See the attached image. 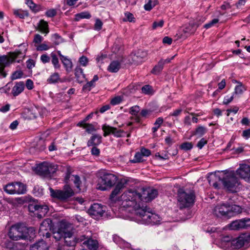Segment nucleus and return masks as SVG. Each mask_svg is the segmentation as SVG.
<instances>
[{
  "instance_id": "nucleus-61",
  "label": "nucleus",
  "mask_w": 250,
  "mask_h": 250,
  "mask_svg": "<svg viewBox=\"0 0 250 250\" xmlns=\"http://www.w3.org/2000/svg\"><path fill=\"white\" fill-rule=\"evenodd\" d=\"M41 60L43 63H46L49 62L50 57L47 54H44L41 56Z\"/></svg>"
},
{
  "instance_id": "nucleus-42",
  "label": "nucleus",
  "mask_w": 250,
  "mask_h": 250,
  "mask_svg": "<svg viewBox=\"0 0 250 250\" xmlns=\"http://www.w3.org/2000/svg\"><path fill=\"white\" fill-rule=\"evenodd\" d=\"M158 3V0H148V1L144 5V8L146 11H150Z\"/></svg>"
},
{
  "instance_id": "nucleus-43",
  "label": "nucleus",
  "mask_w": 250,
  "mask_h": 250,
  "mask_svg": "<svg viewBox=\"0 0 250 250\" xmlns=\"http://www.w3.org/2000/svg\"><path fill=\"white\" fill-rule=\"evenodd\" d=\"M142 155L140 152H137L135 153L133 159L131 160L130 162L132 163H140L143 162Z\"/></svg>"
},
{
  "instance_id": "nucleus-5",
  "label": "nucleus",
  "mask_w": 250,
  "mask_h": 250,
  "mask_svg": "<svg viewBox=\"0 0 250 250\" xmlns=\"http://www.w3.org/2000/svg\"><path fill=\"white\" fill-rule=\"evenodd\" d=\"M195 198L194 192L192 190L180 189L178 193V201L180 209L188 208L192 206Z\"/></svg>"
},
{
  "instance_id": "nucleus-58",
  "label": "nucleus",
  "mask_w": 250,
  "mask_h": 250,
  "mask_svg": "<svg viewBox=\"0 0 250 250\" xmlns=\"http://www.w3.org/2000/svg\"><path fill=\"white\" fill-rule=\"evenodd\" d=\"M50 48L47 44L45 43H42L37 46L36 49L38 51H44L47 50Z\"/></svg>"
},
{
  "instance_id": "nucleus-49",
  "label": "nucleus",
  "mask_w": 250,
  "mask_h": 250,
  "mask_svg": "<svg viewBox=\"0 0 250 250\" xmlns=\"http://www.w3.org/2000/svg\"><path fill=\"white\" fill-rule=\"evenodd\" d=\"M142 92L145 94H151L152 93V89L149 85H145L142 87Z\"/></svg>"
},
{
  "instance_id": "nucleus-24",
  "label": "nucleus",
  "mask_w": 250,
  "mask_h": 250,
  "mask_svg": "<svg viewBox=\"0 0 250 250\" xmlns=\"http://www.w3.org/2000/svg\"><path fill=\"white\" fill-rule=\"evenodd\" d=\"M30 250H48V247L43 240H41L33 245Z\"/></svg>"
},
{
  "instance_id": "nucleus-7",
  "label": "nucleus",
  "mask_w": 250,
  "mask_h": 250,
  "mask_svg": "<svg viewBox=\"0 0 250 250\" xmlns=\"http://www.w3.org/2000/svg\"><path fill=\"white\" fill-rule=\"evenodd\" d=\"M117 176L114 174L105 172L101 176L97 188L101 190H106L112 187L117 182Z\"/></svg>"
},
{
  "instance_id": "nucleus-38",
  "label": "nucleus",
  "mask_w": 250,
  "mask_h": 250,
  "mask_svg": "<svg viewBox=\"0 0 250 250\" xmlns=\"http://www.w3.org/2000/svg\"><path fill=\"white\" fill-rule=\"evenodd\" d=\"M164 65V62L162 61H160L158 64L156 65L151 71V73L154 74H158L160 73L163 69Z\"/></svg>"
},
{
  "instance_id": "nucleus-29",
  "label": "nucleus",
  "mask_w": 250,
  "mask_h": 250,
  "mask_svg": "<svg viewBox=\"0 0 250 250\" xmlns=\"http://www.w3.org/2000/svg\"><path fill=\"white\" fill-rule=\"evenodd\" d=\"M243 223V219H242L232 222L229 227L231 229L233 230L245 229V225Z\"/></svg>"
},
{
  "instance_id": "nucleus-22",
  "label": "nucleus",
  "mask_w": 250,
  "mask_h": 250,
  "mask_svg": "<svg viewBox=\"0 0 250 250\" xmlns=\"http://www.w3.org/2000/svg\"><path fill=\"white\" fill-rule=\"evenodd\" d=\"M90 236L89 235L82 234L78 235L77 237L73 238L72 242L69 243L70 247H73L75 246L76 243H82V246H84V242L86 241Z\"/></svg>"
},
{
  "instance_id": "nucleus-46",
  "label": "nucleus",
  "mask_w": 250,
  "mask_h": 250,
  "mask_svg": "<svg viewBox=\"0 0 250 250\" xmlns=\"http://www.w3.org/2000/svg\"><path fill=\"white\" fill-rule=\"evenodd\" d=\"M193 147V145L191 142H185L181 144L180 148L185 151L191 149Z\"/></svg>"
},
{
  "instance_id": "nucleus-20",
  "label": "nucleus",
  "mask_w": 250,
  "mask_h": 250,
  "mask_svg": "<svg viewBox=\"0 0 250 250\" xmlns=\"http://www.w3.org/2000/svg\"><path fill=\"white\" fill-rule=\"evenodd\" d=\"M83 246L87 249L86 250H98L99 243L96 239L92 238L90 236L86 241H84Z\"/></svg>"
},
{
  "instance_id": "nucleus-63",
  "label": "nucleus",
  "mask_w": 250,
  "mask_h": 250,
  "mask_svg": "<svg viewBox=\"0 0 250 250\" xmlns=\"http://www.w3.org/2000/svg\"><path fill=\"white\" fill-rule=\"evenodd\" d=\"M56 11L54 9H49L45 13L46 15L48 17H53L56 15Z\"/></svg>"
},
{
  "instance_id": "nucleus-39",
  "label": "nucleus",
  "mask_w": 250,
  "mask_h": 250,
  "mask_svg": "<svg viewBox=\"0 0 250 250\" xmlns=\"http://www.w3.org/2000/svg\"><path fill=\"white\" fill-rule=\"evenodd\" d=\"M91 15L88 12H82L75 15V20L76 21H78L83 19H89L91 18Z\"/></svg>"
},
{
  "instance_id": "nucleus-37",
  "label": "nucleus",
  "mask_w": 250,
  "mask_h": 250,
  "mask_svg": "<svg viewBox=\"0 0 250 250\" xmlns=\"http://www.w3.org/2000/svg\"><path fill=\"white\" fill-rule=\"evenodd\" d=\"M4 191L9 194H14L15 182L8 183L3 187Z\"/></svg>"
},
{
  "instance_id": "nucleus-21",
  "label": "nucleus",
  "mask_w": 250,
  "mask_h": 250,
  "mask_svg": "<svg viewBox=\"0 0 250 250\" xmlns=\"http://www.w3.org/2000/svg\"><path fill=\"white\" fill-rule=\"evenodd\" d=\"M242 212V208L240 206L229 203V212L228 217L235 216Z\"/></svg>"
},
{
  "instance_id": "nucleus-25",
  "label": "nucleus",
  "mask_w": 250,
  "mask_h": 250,
  "mask_svg": "<svg viewBox=\"0 0 250 250\" xmlns=\"http://www.w3.org/2000/svg\"><path fill=\"white\" fill-rule=\"evenodd\" d=\"M102 136L100 135H93L90 140L87 142V146H90L99 145L102 142Z\"/></svg>"
},
{
  "instance_id": "nucleus-14",
  "label": "nucleus",
  "mask_w": 250,
  "mask_h": 250,
  "mask_svg": "<svg viewBox=\"0 0 250 250\" xmlns=\"http://www.w3.org/2000/svg\"><path fill=\"white\" fill-rule=\"evenodd\" d=\"M158 194L157 190L154 188H147L143 190L141 194V201L150 202L155 198Z\"/></svg>"
},
{
  "instance_id": "nucleus-62",
  "label": "nucleus",
  "mask_w": 250,
  "mask_h": 250,
  "mask_svg": "<svg viewBox=\"0 0 250 250\" xmlns=\"http://www.w3.org/2000/svg\"><path fill=\"white\" fill-rule=\"evenodd\" d=\"M121 101L122 100L120 97H116L111 100L110 104L113 105H117L119 104Z\"/></svg>"
},
{
  "instance_id": "nucleus-60",
  "label": "nucleus",
  "mask_w": 250,
  "mask_h": 250,
  "mask_svg": "<svg viewBox=\"0 0 250 250\" xmlns=\"http://www.w3.org/2000/svg\"><path fill=\"white\" fill-rule=\"evenodd\" d=\"M206 20V17L204 16H198L196 19V21L194 22L195 25H198V26L204 22Z\"/></svg>"
},
{
  "instance_id": "nucleus-6",
  "label": "nucleus",
  "mask_w": 250,
  "mask_h": 250,
  "mask_svg": "<svg viewBox=\"0 0 250 250\" xmlns=\"http://www.w3.org/2000/svg\"><path fill=\"white\" fill-rule=\"evenodd\" d=\"M28 229L21 224L13 225L10 229L8 236L13 240L26 239L28 238Z\"/></svg>"
},
{
  "instance_id": "nucleus-36",
  "label": "nucleus",
  "mask_w": 250,
  "mask_h": 250,
  "mask_svg": "<svg viewBox=\"0 0 250 250\" xmlns=\"http://www.w3.org/2000/svg\"><path fill=\"white\" fill-rule=\"evenodd\" d=\"M78 125L81 127H83L85 129L86 131L88 133H91L95 130V128L92 124H86L84 122H81L78 124Z\"/></svg>"
},
{
  "instance_id": "nucleus-31",
  "label": "nucleus",
  "mask_w": 250,
  "mask_h": 250,
  "mask_svg": "<svg viewBox=\"0 0 250 250\" xmlns=\"http://www.w3.org/2000/svg\"><path fill=\"white\" fill-rule=\"evenodd\" d=\"M235 83H237V85L235 87L234 91L233 93L234 95H241L244 91L246 90L245 86L239 82L235 81Z\"/></svg>"
},
{
  "instance_id": "nucleus-26",
  "label": "nucleus",
  "mask_w": 250,
  "mask_h": 250,
  "mask_svg": "<svg viewBox=\"0 0 250 250\" xmlns=\"http://www.w3.org/2000/svg\"><path fill=\"white\" fill-rule=\"evenodd\" d=\"M14 194H23L26 191L25 186L21 182H15Z\"/></svg>"
},
{
  "instance_id": "nucleus-45",
  "label": "nucleus",
  "mask_w": 250,
  "mask_h": 250,
  "mask_svg": "<svg viewBox=\"0 0 250 250\" xmlns=\"http://www.w3.org/2000/svg\"><path fill=\"white\" fill-rule=\"evenodd\" d=\"M71 180L73 181L75 186L78 188H80V185L81 184V181L80 180V177L77 175H72L71 176Z\"/></svg>"
},
{
  "instance_id": "nucleus-11",
  "label": "nucleus",
  "mask_w": 250,
  "mask_h": 250,
  "mask_svg": "<svg viewBox=\"0 0 250 250\" xmlns=\"http://www.w3.org/2000/svg\"><path fill=\"white\" fill-rule=\"evenodd\" d=\"M105 211V208L103 205L95 203L91 206L88 212L93 218L98 219L103 215Z\"/></svg>"
},
{
  "instance_id": "nucleus-57",
  "label": "nucleus",
  "mask_w": 250,
  "mask_h": 250,
  "mask_svg": "<svg viewBox=\"0 0 250 250\" xmlns=\"http://www.w3.org/2000/svg\"><path fill=\"white\" fill-rule=\"evenodd\" d=\"M53 237L57 240H60L62 237V231L59 230L53 233Z\"/></svg>"
},
{
  "instance_id": "nucleus-32",
  "label": "nucleus",
  "mask_w": 250,
  "mask_h": 250,
  "mask_svg": "<svg viewBox=\"0 0 250 250\" xmlns=\"http://www.w3.org/2000/svg\"><path fill=\"white\" fill-rule=\"evenodd\" d=\"M198 25H195L194 23H191L188 25H187L183 29V31L186 34H190L193 33Z\"/></svg>"
},
{
  "instance_id": "nucleus-12",
  "label": "nucleus",
  "mask_w": 250,
  "mask_h": 250,
  "mask_svg": "<svg viewBox=\"0 0 250 250\" xmlns=\"http://www.w3.org/2000/svg\"><path fill=\"white\" fill-rule=\"evenodd\" d=\"M102 129L104 132V137L111 134L115 137L120 138L125 136V134L123 130L118 129L116 127L106 125H104L102 126Z\"/></svg>"
},
{
  "instance_id": "nucleus-56",
  "label": "nucleus",
  "mask_w": 250,
  "mask_h": 250,
  "mask_svg": "<svg viewBox=\"0 0 250 250\" xmlns=\"http://www.w3.org/2000/svg\"><path fill=\"white\" fill-rule=\"evenodd\" d=\"M94 84L92 82L90 81L87 83L83 87V90L89 91L91 90L92 87H94Z\"/></svg>"
},
{
  "instance_id": "nucleus-50",
  "label": "nucleus",
  "mask_w": 250,
  "mask_h": 250,
  "mask_svg": "<svg viewBox=\"0 0 250 250\" xmlns=\"http://www.w3.org/2000/svg\"><path fill=\"white\" fill-rule=\"evenodd\" d=\"M234 94L232 93L230 95H228L226 96L223 100V104H228L230 103L235 97Z\"/></svg>"
},
{
  "instance_id": "nucleus-52",
  "label": "nucleus",
  "mask_w": 250,
  "mask_h": 250,
  "mask_svg": "<svg viewBox=\"0 0 250 250\" xmlns=\"http://www.w3.org/2000/svg\"><path fill=\"white\" fill-rule=\"evenodd\" d=\"M22 75L23 73L21 71H16L12 74L11 76V79L14 80L21 78L22 77Z\"/></svg>"
},
{
  "instance_id": "nucleus-8",
  "label": "nucleus",
  "mask_w": 250,
  "mask_h": 250,
  "mask_svg": "<svg viewBox=\"0 0 250 250\" xmlns=\"http://www.w3.org/2000/svg\"><path fill=\"white\" fill-rule=\"evenodd\" d=\"M50 196L54 198L60 200H65L74 194V192L72 188L68 185L64 187L63 190H54L52 188H49Z\"/></svg>"
},
{
  "instance_id": "nucleus-19",
  "label": "nucleus",
  "mask_w": 250,
  "mask_h": 250,
  "mask_svg": "<svg viewBox=\"0 0 250 250\" xmlns=\"http://www.w3.org/2000/svg\"><path fill=\"white\" fill-rule=\"evenodd\" d=\"M219 246L226 250H230V247L232 246V237L229 236H225L221 238Z\"/></svg>"
},
{
  "instance_id": "nucleus-47",
  "label": "nucleus",
  "mask_w": 250,
  "mask_h": 250,
  "mask_svg": "<svg viewBox=\"0 0 250 250\" xmlns=\"http://www.w3.org/2000/svg\"><path fill=\"white\" fill-rule=\"evenodd\" d=\"M206 132V128L202 126H200L196 128L194 134L195 135L199 136V137H201L205 134Z\"/></svg>"
},
{
  "instance_id": "nucleus-55",
  "label": "nucleus",
  "mask_w": 250,
  "mask_h": 250,
  "mask_svg": "<svg viewBox=\"0 0 250 250\" xmlns=\"http://www.w3.org/2000/svg\"><path fill=\"white\" fill-rule=\"evenodd\" d=\"M164 21L163 20H160L158 21H154L152 24L153 29H156L158 27H162L164 25Z\"/></svg>"
},
{
  "instance_id": "nucleus-16",
  "label": "nucleus",
  "mask_w": 250,
  "mask_h": 250,
  "mask_svg": "<svg viewBox=\"0 0 250 250\" xmlns=\"http://www.w3.org/2000/svg\"><path fill=\"white\" fill-rule=\"evenodd\" d=\"M229 203H223L216 206L214 208V214L218 216H225L228 217L229 212Z\"/></svg>"
},
{
  "instance_id": "nucleus-23",
  "label": "nucleus",
  "mask_w": 250,
  "mask_h": 250,
  "mask_svg": "<svg viewBox=\"0 0 250 250\" xmlns=\"http://www.w3.org/2000/svg\"><path fill=\"white\" fill-rule=\"evenodd\" d=\"M24 84L22 82L16 83L12 88V93L15 97L19 95L24 90Z\"/></svg>"
},
{
  "instance_id": "nucleus-10",
  "label": "nucleus",
  "mask_w": 250,
  "mask_h": 250,
  "mask_svg": "<svg viewBox=\"0 0 250 250\" xmlns=\"http://www.w3.org/2000/svg\"><path fill=\"white\" fill-rule=\"evenodd\" d=\"M28 210L33 212L39 218L44 217L48 211V207L45 205L30 204L28 206Z\"/></svg>"
},
{
  "instance_id": "nucleus-41",
  "label": "nucleus",
  "mask_w": 250,
  "mask_h": 250,
  "mask_svg": "<svg viewBox=\"0 0 250 250\" xmlns=\"http://www.w3.org/2000/svg\"><path fill=\"white\" fill-rule=\"evenodd\" d=\"M14 14L21 19H24L28 16V13L27 11L22 10L21 9H17L14 10Z\"/></svg>"
},
{
  "instance_id": "nucleus-51",
  "label": "nucleus",
  "mask_w": 250,
  "mask_h": 250,
  "mask_svg": "<svg viewBox=\"0 0 250 250\" xmlns=\"http://www.w3.org/2000/svg\"><path fill=\"white\" fill-rule=\"evenodd\" d=\"M146 56V53L145 51L139 50L133 58L134 61H136V58H140L141 59Z\"/></svg>"
},
{
  "instance_id": "nucleus-54",
  "label": "nucleus",
  "mask_w": 250,
  "mask_h": 250,
  "mask_svg": "<svg viewBox=\"0 0 250 250\" xmlns=\"http://www.w3.org/2000/svg\"><path fill=\"white\" fill-rule=\"evenodd\" d=\"M140 111V107L138 105L132 106L130 108L129 113L133 115H136Z\"/></svg>"
},
{
  "instance_id": "nucleus-17",
  "label": "nucleus",
  "mask_w": 250,
  "mask_h": 250,
  "mask_svg": "<svg viewBox=\"0 0 250 250\" xmlns=\"http://www.w3.org/2000/svg\"><path fill=\"white\" fill-rule=\"evenodd\" d=\"M127 182L128 181L126 179L123 178L117 183V184L116 185L110 195V199L112 201L114 200V198L116 196H117L120 192L121 190L125 187Z\"/></svg>"
},
{
  "instance_id": "nucleus-2",
  "label": "nucleus",
  "mask_w": 250,
  "mask_h": 250,
  "mask_svg": "<svg viewBox=\"0 0 250 250\" xmlns=\"http://www.w3.org/2000/svg\"><path fill=\"white\" fill-rule=\"evenodd\" d=\"M141 194L137 191L131 189L124 192L119 200L122 207L131 208V210L134 211L135 216L137 214V209L141 208L143 205H141Z\"/></svg>"
},
{
  "instance_id": "nucleus-28",
  "label": "nucleus",
  "mask_w": 250,
  "mask_h": 250,
  "mask_svg": "<svg viewBox=\"0 0 250 250\" xmlns=\"http://www.w3.org/2000/svg\"><path fill=\"white\" fill-rule=\"evenodd\" d=\"M63 65L64 66L66 71L69 73L72 71L73 64L72 62L69 58H68L67 56L65 57L64 58L62 59L61 60Z\"/></svg>"
},
{
  "instance_id": "nucleus-64",
  "label": "nucleus",
  "mask_w": 250,
  "mask_h": 250,
  "mask_svg": "<svg viewBox=\"0 0 250 250\" xmlns=\"http://www.w3.org/2000/svg\"><path fill=\"white\" fill-rule=\"evenodd\" d=\"M140 152L143 156L147 157L149 156L151 154V152L149 149L144 147L141 148Z\"/></svg>"
},
{
  "instance_id": "nucleus-4",
  "label": "nucleus",
  "mask_w": 250,
  "mask_h": 250,
  "mask_svg": "<svg viewBox=\"0 0 250 250\" xmlns=\"http://www.w3.org/2000/svg\"><path fill=\"white\" fill-rule=\"evenodd\" d=\"M26 50V45L21 44L19 46L18 49L10 52L8 56H0V66L6 67L15 61L20 62L24 58Z\"/></svg>"
},
{
  "instance_id": "nucleus-59",
  "label": "nucleus",
  "mask_w": 250,
  "mask_h": 250,
  "mask_svg": "<svg viewBox=\"0 0 250 250\" xmlns=\"http://www.w3.org/2000/svg\"><path fill=\"white\" fill-rule=\"evenodd\" d=\"M103 22L100 19H97L94 25V28L96 30H100L102 29Z\"/></svg>"
},
{
  "instance_id": "nucleus-48",
  "label": "nucleus",
  "mask_w": 250,
  "mask_h": 250,
  "mask_svg": "<svg viewBox=\"0 0 250 250\" xmlns=\"http://www.w3.org/2000/svg\"><path fill=\"white\" fill-rule=\"evenodd\" d=\"M75 75L78 79H81L84 77V74L83 73V70L80 67H77L76 68Z\"/></svg>"
},
{
  "instance_id": "nucleus-40",
  "label": "nucleus",
  "mask_w": 250,
  "mask_h": 250,
  "mask_svg": "<svg viewBox=\"0 0 250 250\" xmlns=\"http://www.w3.org/2000/svg\"><path fill=\"white\" fill-rule=\"evenodd\" d=\"M39 27L42 32L45 34H47L49 32L48 23L44 20L40 21L39 24Z\"/></svg>"
},
{
  "instance_id": "nucleus-34",
  "label": "nucleus",
  "mask_w": 250,
  "mask_h": 250,
  "mask_svg": "<svg viewBox=\"0 0 250 250\" xmlns=\"http://www.w3.org/2000/svg\"><path fill=\"white\" fill-rule=\"evenodd\" d=\"M50 57L51 59V62L53 65L55 69H60L61 65L59 63V59L57 55L54 52H52L50 54Z\"/></svg>"
},
{
  "instance_id": "nucleus-30",
  "label": "nucleus",
  "mask_w": 250,
  "mask_h": 250,
  "mask_svg": "<svg viewBox=\"0 0 250 250\" xmlns=\"http://www.w3.org/2000/svg\"><path fill=\"white\" fill-rule=\"evenodd\" d=\"M120 67V63L117 61H114L108 66L107 70L110 72L116 73L119 71Z\"/></svg>"
},
{
  "instance_id": "nucleus-35",
  "label": "nucleus",
  "mask_w": 250,
  "mask_h": 250,
  "mask_svg": "<svg viewBox=\"0 0 250 250\" xmlns=\"http://www.w3.org/2000/svg\"><path fill=\"white\" fill-rule=\"evenodd\" d=\"M62 237L66 245L69 246V243L73 240L72 233L70 231H62Z\"/></svg>"
},
{
  "instance_id": "nucleus-33",
  "label": "nucleus",
  "mask_w": 250,
  "mask_h": 250,
  "mask_svg": "<svg viewBox=\"0 0 250 250\" xmlns=\"http://www.w3.org/2000/svg\"><path fill=\"white\" fill-rule=\"evenodd\" d=\"M48 83L52 84L56 83L58 82H61V78L59 74L58 73H54L52 74L47 80Z\"/></svg>"
},
{
  "instance_id": "nucleus-44",
  "label": "nucleus",
  "mask_w": 250,
  "mask_h": 250,
  "mask_svg": "<svg viewBox=\"0 0 250 250\" xmlns=\"http://www.w3.org/2000/svg\"><path fill=\"white\" fill-rule=\"evenodd\" d=\"M52 41L55 45H58L63 42L62 38L57 34H55L52 36Z\"/></svg>"
},
{
  "instance_id": "nucleus-13",
  "label": "nucleus",
  "mask_w": 250,
  "mask_h": 250,
  "mask_svg": "<svg viewBox=\"0 0 250 250\" xmlns=\"http://www.w3.org/2000/svg\"><path fill=\"white\" fill-rule=\"evenodd\" d=\"M250 240V235L243 234L236 239L232 240V246L235 249H240L244 245H247Z\"/></svg>"
},
{
  "instance_id": "nucleus-3",
  "label": "nucleus",
  "mask_w": 250,
  "mask_h": 250,
  "mask_svg": "<svg viewBox=\"0 0 250 250\" xmlns=\"http://www.w3.org/2000/svg\"><path fill=\"white\" fill-rule=\"evenodd\" d=\"M134 220L139 224L145 225H157L160 223L161 218L157 214L151 212V209L142 205L141 208L137 209V214Z\"/></svg>"
},
{
  "instance_id": "nucleus-53",
  "label": "nucleus",
  "mask_w": 250,
  "mask_h": 250,
  "mask_svg": "<svg viewBox=\"0 0 250 250\" xmlns=\"http://www.w3.org/2000/svg\"><path fill=\"white\" fill-rule=\"evenodd\" d=\"M218 21H219V20L218 19H214L210 22H208V23L205 24L204 25V27L207 29L211 27L212 26H213V25H214L217 23H218Z\"/></svg>"
},
{
  "instance_id": "nucleus-27",
  "label": "nucleus",
  "mask_w": 250,
  "mask_h": 250,
  "mask_svg": "<svg viewBox=\"0 0 250 250\" xmlns=\"http://www.w3.org/2000/svg\"><path fill=\"white\" fill-rule=\"evenodd\" d=\"M113 241L122 248H128L130 244L117 235L113 236Z\"/></svg>"
},
{
  "instance_id": "nucleus-1",
  "label": "nucleus",
  "mask_w": 250,
  "mask_h": 250,
  "mask_svg": "<svg viewBox=\"0 0 250 250\" xmlns=\"http://www.w3.org/2000/svg\"><path fill=\"white\" fill-rule=\"evenodd\" d=\"M208 180L209 185L215 188H219V182H221L225 188L231 192H236L239 189L240 183L234 171L212 173Z\"/></svg>"
},
{
  "instance_id": "nucleus-15",
  "label": "nucleus",
  "mask_w": 250,
  "mask_h": 250,
  "mask_svg": "<svg viewBox=\"0 0 250 250\" xmlns=\"http://www.w3.org/2000/svg\"><path fill=\"white\" fill-rule=\"evenodd\" d=\"M236 173L246 182L250 181L249 175L250 174V166L247 164H240L239 167L236 171Z\"/></svg>"
},
{
  "instance_id": "nucleus-18",
  "label": "nucleus",
  "mask_w": 250,
  "mask_h": 250,
  "mask_svg": "<svg viewBox=\"0 0 250 250\" xmlns=\"http://www.w3.org/2000/svg\"><path fill=\"white\" fill-rule=\"evenodd\" d=\"M53 228L52 221L50 219L43 220L40 225L39 233L40 236L44 237V231H50Z\"/></svg>"
},
{
  "instance_id": "nucleus-9",
  "label": "nucleus",
  "mask_w": 250,
  "mask_h": 250,
  "mask_svg": "<svg viewBox=\"0 0 250 250\" xmlns=\"http://www.w3.org/2000/svg\"><path fill=\"white\" fill-rule=\"evenodd\" d=\"M56 170V166L44 162L37 166L36 171L40 175L48 176L55 173Z\"/></svg>"
}]
</instances>
